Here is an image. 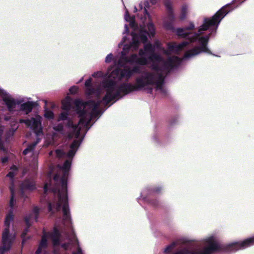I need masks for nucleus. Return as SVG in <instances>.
<instances>
[{
	"label": "nucleus",
	"instance_id": "obj_1",
	"mask_svg": "<svg viewBox=\"0 0 254 254\" xmlns=\"http://www.w3.org/2000/svg\"><path fill=\"white\" fill-rule=\"evenodd\" d=\"M245 0L239 2V4L236 5L237 0H233L231 3L227 4L221 7L216 13L211 18H205L202 25L198 29V33L195 32L192 35L190 32H186V30H192L194 29V24L192 22H190L189 26L185 28H178L176 30L177 35L183 38H186L190 42H194L197 40L203 31L207 30L210 27L216 26L217 27L221 20L230 12L243 2Z\"/></svg>",
	"mask_w": 254,
	"mask_h": 254
},
{
	"label": "nucleus",
	"instance_id": "obj_2",
	"mask_svg": "<svg viewBox=\"0 0 254 254\" xmlns=\"http://www.w3.org/2000/svg\"><path fill=\"white\" fill-rule=\"evenodd\" d=\"M152 76V74L148 73L147 75L144 77L145 79L147 80L146 82H145L141 78H137L135 85L131 83H123L120 85L115 93L114 91L116 89L117 82L113 79H107L103 82L106 93L103 98L102 101L106 102V104H108L116 98L121 97L122 93L126 95L131 92L138 91L144 87L145 84L153 83Z\"/></svg>",
	"mask_w": 254,
	"mask_h": 254
},
{
	"label": "nucleus",
	"instance_id": "obj_3",
	"mask_svg": "<svg viewBox=\"0 0 254 254\" xmlns=\"http://www.w3.org/2000/svg\"><path fill=\"white\" fill-rule=\"evenodd\" d=\"M146 54L149 55L148 59L152 62L151 69L161 73L164 71L169 72L176 64H179L181 61L180 58L177 56L169 57L166 61H164L159 54L155 53V46L151 43L145 44L143 49L139 50L138 55L140 56H142Z\"/></svg>",
	"mask_w": 254,
	"mask_h": 254
},
{
	"label": "nucleus",
	"instance_id": "obj_4",
	"mask_svg": "<svg viewBox=\"0 0 254 254\" xmlns=\"http://www.w3.org/2000/svg\"><path fill=\"white\" fill-rule=\"evenodd\" d=\"M206 243L208 246L204 248V254H212L217 252L232 253L254 245V237L229 244L218 243L213 237H210L207 239Z\"/></svg>",
	"mask_w": 254,
	"mask_h": 254
},
{
	"label": "nucleus",
	"instance_id": "obj_5",
	"mask_svg": "<svg viewBox=\"0 0 254 254\" xmlns=\"http://www.w3.org/2000/svg\"><path fill=\"white\" fill-rule=\"evenodd\" d=\"M62 189L58 190V200L57 202H48V210L51 215L61 210L63 205V220L68 221L70 220L67 196V180L63 177L61 180Z\"/></svg>",
	"mask_w": 254,
	"mask_h": 254
},
{
	"label": "nucleus",
	"instance_id": "obj_6",
	"mask_svg": "<svg viewBox=\"0 0 254 254\" xmlns=\"http://www.w3.org/2000/svg\"><path fill=\"white\" fill-rule=\"evenodd\" d=\"M127 51H124L122 52V56L121 59L119 60V64H121L122 62H124V64H133L135 63L141 65H145L148 64V58L147 59L144 56H148V54H146L145 55L140 56V58H138L136 54H133L129 57L126 56ZM140 56V55H139Z\"/></svg>",
	"mask_w": 254,
	"mask_h": 254
},
{
	"label": "nucleus",
	"instance_id": "obj_7",
	"mask_svg": "<svg viewBox=\"0 0 254 254\" xmlns=\"http://www.w3.org/2000/svg\"><path fill=\"white\" fill-rule=\"evenodd\" d=\"M132 75L130 67L126 66L124 69L118 67L115 68L111 72L109 77L114 80H121L124 78L128 79Z\"/></svg>",
	"mask_w": 254,
	"mask_h": 254
},
{
	"label": "nucleus",
	"instance_id": "obj_8",
	"mask_svg": "<svg viewBox=\"0 0 254 254\" xmlns=\"http://www.w3.org/2000/svg\"><path fill=\"white\" fill-rule=\"evenodd\" d=\"M21 123H23L26 126L30 127L36 136L43 134L41 122L39 119L31 118L30 119L22 120Z\"/></svg>",
	"mask_w": 254,
	"mask_h": 254
},
{
	"label": "nucleus",
	"instance_id": "obj_9",
	"mask_svg": "<svg viewBox=\"0 0 254 254\" xmlns=\"http://www.w3.org/2000/svg\"><path fill=\"white\" fill-rule=\"evenodd\" d=\"M148 73L152 74L153 76V83L151 84H146L145 85V86L147 85H153L154 84L156 85V90H160V91H164V88L163 87V85L164 81V78L162 73L160 72L158 73V79L157 80H155V74L153 73L147 72L145 73V74L143 76H142L140 78H142L143 80L146 82V80L145 79L144 77L147 76Z\"/></svg>",
	"mask_w": 254,
	"mask_h": 254
},
{
	"label": "nucleus",
	"instance_id": "obj_10",
	"mask_svg": "<svg viewBox=\"0 0 254 254\" xmlns=\"http://www.w3.org/2000/svg\"><path fill=\"white\" fill-rule=\"evenodd\" d=\"M201 52L212 54L211 52L207 48V46H200L199 47H195L194 48L187 51L184 54V58H189L192 56L198 55Z\"/></svg>",
	"mask_w": 254,
	"mask_h": 254
},
{
	"label": "nucleus",
	"instance_id": "obj_11",
	"mask_svg": "<svg viewBox=\"0 0 254 254\" xmlns=\"http://www.w3.org/2000/svg\"><path fill=\"white\" fill-rule=\"evenodd\" d=\"M8 231L6 230L5 232L2 234V246L0 247V254H4L6 252L8 251L12 245V241L7 235Z\"/></svg>",
	"mask_w": 254,
	"mask_h": 254
},
{
	"label": "nucleus",
	"instance_id": "obj_12",
	"mask_svg": "<svg viewBox=\"0 0 254 254\" xmlns=\"http://www.w3.org/2000/svg\"><path fill=\"white\" fill-rule=\"evenodd\" d=\"M1 97L7 106L8 110L10 112L13 111L15 108L16 105H19L20 103V101L10 98L5 91Z\"/></svg>",
	"mask_w": 254,
	"mask_h": 254
},
{
	"label": "nucleus",
	"instance_id": "obj_13",
	"mask_svg": "<svg viewBox=\"0 0 254 254\" xmlns=\"http://www.w3.org/2000/svg\"><path fill=\"white\" fill-rule=\"evenodd\" d=\"M65 126L72 129V131L68 134V137L69 139L72 138L74 136L77 138L80 135L81 128L79 127L78 125L74 124L71 119L68 120Z\"/></svg>",
	"mask_w": 254,
	"mask_h": 254
},
{
	"label": "nucleus",
	"instance_id": "obj_14",
	"mask_svg": "<svg viewBox=\"0 0 254 254\" xmlns=\"http://www.w3.org/2000/svg\"><path fill=\"white\" fill-rule=\"evenodd\" d=\"M20 188L23 190L33 191L36 189V183L33 179H26L21 184Z\"/></svg>",
	"mask_w": 254,
	"mask_h": 254
},
{
	"label": "nucleus",
	"instance_id": "obj_15",
	"mask_svg": "<svg viewBox=\"0 0 254 254\" xmlns=\"http://www.w3.org/2000/svg\"><path fill=\"white\" fill-rule=\"evenodd\" d=\"M49 235L52 239L54 246H58L60 245L61 234L59 229L56 227H54L53 231L49 233Z\"/></svg>",
	"mask_w": 254,
	"mask_h": 254
},
{
	"label": "nucleus",
	"instance_id": "obj_16",
	"mask_svg": "<svg viewBox=\"0 0 254 254\" xmlns=\"http://www.w3.org/2000/svg\"><path fill=\"white\" fill-rule=\"evenodd\" d=\"M131 35L132 36V41L130 45H125L123 49V50L127 51V52H128L131 47H132L134 50H136L139 46L140 42L138 40V36L133 32L132 33Z\"/></svg>",
	"mask_w": 254,
	"mask_h": 254
},
{
	"label": "nucleus",
	"instance_id": "obj_17",
	"mask_svg": "<svg viewBox=\"0 0 254 254\" xmlns=\"http://www.w3.org/2000/svg\"><path fill=\"white\" fill-rule=\"evenodd\" d=\"M13 220V210L12 209H10L8 214H6L5 220H4V225L5 228H4L3 232H5L6 230L7 229L8 233L7 235L9 236V226L10 224L11 221Z\"/></svg>",
	"mask_w": 254,
	"mask_h": 254
},
{
	"label": "nucleus",
	"instance_id": "obj_18",
	"mask_svg": "<svg viewBox=\"0 0 254 254\" xmlns=\"http://www.w3.org/2000/svg\"><path fill=\"white\" fill-rule=\"evenodd\" d=\"M36 103L32 101H27L20 105V110L25 112L26 114L30 113L35 107Z\"/></svg>",
	"mask_w": 254,
	"mask_h": 254
},
{
	"label": "nucleus",
	"instance_id": "obj_19",
	"mask_svg": "<svg viewBox=\"0 0 254 254\" xmlns=\"http://www.w3.org/2000/svg\"><path fill=\"white\" fill-rule=\"evenodd\" d=\"M102 100H99L97 102L93 100L87 101V106L92 108L93 112H98V109L102 103Z\"/></svg>",
	"mask_w": 254,
	"mask_h": 254
},
{
	"label": "nucleus",
	"instance_id": "obj_20",
	"mask_svg": "<svg viewBox=\"0 0 254 254\" xmlns=\"http://www.w3.org/2000/svg\"><path fill=\"white\" fill-rule=\"evenodd\" d=\"M78 115L80 118V120L78 126L79 125H84L87 121V112L86 110H80L78 111Z\"/></svg>",
	"mask_w": 254,
	"mask_h": 254
},
{
	"label": "nucleus",
	"instance_id": "obj_21",
	"mask_svg": "<svg viewBox=\"0 0 254 254\" xmlns=\"http://www.w3.org/2000/svg\"><path fill=\"white\" fill-rule=\"evenodd\" d=\"M87 101H83L81 100L78 99L75 101V105L76 106V113L78 114V111L80 110H85V108L87 106Z\"/></svg>",
	"mask_w": 254,
	"mask_h": 254
},
{
	"label": "nucleus",
	"instance_id": "obj_22",
	"mask_svg": "<svg viewBox=\"0 0 254 254\" xmlns=\"http://www.w3.org/2000/svg\"><path fill=\"white\" fill-rule=\"evenodd\" d=\"M211 33H209L205 36L198 37L197 40L200 44V46H207Z\"/></svg>",
	"mask_w": 254,
	"mask_h": 254
},
{
	"label": "nucleus",
	"instance_id": "obj_23",
	"mask_svg": "<svg viewBox=\"0 0 254 254\" xmlns=\"http://www.w3.org/2000/svg\"><path fill=\"white\" fill-rule=\"evenodd\" d=\"M180 44H176V43H168V48L170 51L180 52L183 50L182 48L180 47Z\"/></svg>",
	"mask_w": 254,
	"mask_h": 254
},
{
	"label": "nucleus",
	"instance_id": "obj_24",
	"mask_svg": "<svg viewBox=\"0 0 254 254\" xmlns=\"http://www.w3.org/2000/svg\"><path fill=\"white\" fill-rule=\"evenodd\" d=\"M38 143V141H34L31 144H29L27 148L23 151V154L24 155H27L28 153L32 151L37 144Z\"/></svg>",
	"mask_w": 254,
	"mask_h": 254
},
{
	"label": "nucleus",
	"instance_id": "obj_25",
	"mask_svg": "<svg viewBox=\"0 0 254 254\" xmlns=\"http://www.w3.org/2000/svg\"><path fill=\"white\" fill-rule=\"evenodd\" d=\"M71 107V104L68 98L62 102V109L65 111L69 112Z\"/></svg>",
	"mask_w": 254,
	"mask_h": 254
},
{
	"label": "nucleus",
	"instance_id": "obj_26",
	"mask_svg": "<svg viewBox=\"0 0 254 254\" xmlns=\"http://www.w3.org/2000/svg\"><path fill=\"white\" fill-rule=\"evenodd\" d=\"M188 9V6L186 4H184L182 5L181 8V13L180 16V19L181 20L185 19L187 16V12Z\"/></svg>",
	"mask_w": 254,
	"mask_h": 254
},
{
	"label": "nucleus",
	"instance_id": "obj_27",
	"mask_svg": "<svg viewBox=\"0 0 254 254\" xmlns=\"http://www.w3.org/2000/svg\"><path fill=\"white\" fill-rule=\"evenodd\" d=\"M177 245L178 243L177 242H173L171 244L166 247L164 250V252L165 254H169L171 253Z\"/></svg>",
	"mask_w": 254,
	"mask_h": 254
},
{
	"label": "nucleus",
	"instance_id": "obj_28",
	"mask_svg": "<svg viewBox=\"0 0 254 254\" xmlns=\"http://www.w3.org/2000/svg\"><path fill=\"white\" fill-rule=\"evenodd\" d=\"M48 245L47 239L46 232H44V234L42 237L41 240L39 243V246L43 248H47Z\"/></svg>",
	"mask_w": 254,
	"mask_h": 254
},
{
	"label": "nucleus",
	"instance_id": "obj_29",
	"mask_svg": "<svg viewBox=\"0 0 254 254\" xmlns=\"http://www.w3.org/2000/svg\"><path fill=\"white\" fill-rule=\"evenodd\" d=\"M81 142V140L75 139L70 145V149L77 151Z\"/></svg>",
	"mask_w": 254,
	"mask_h": 254
},
{
	"label": "nucleus",
	"instance_id": "obj_30",
	"mask_svg": "<svg viewBox=\"0 0 254 254\" xmlns=\"http://www.w3.org/2000/svg\"><path fill=\"white\" fill-rule=\"evenodd\" d=\"M71 165V161L66 160L64 163L63 169L64 171V175H65L66 173H67L70 168V166Z\"/></svg>",
	"mask_w": 254,
	"mask_h": 254
},
{
	"label": "nucleus",
	"instance_id": "obj_31",
	"mask_svg": "<svg viewBox=\"0 0 254 254\" xmlns=\"http://www.w3.org/2000/svg\"><path fill=\"white\" fill-rule=\"evenodd\" d=\"M68 112H63L59 115V117L58 119V121L60 122L61 121H65L67 120V122H68V120L71 119L68 117Z\"/></svg>",
	"mask_w": 254,
	"mask_h": 254
},
{
	"label": "nucleus",
	"instance_id": "obj_32",
	"mask_svg": "<svg viewBox=\"0 0 254 254\" xmlns=\"http://www.w3.org/2000/svg\"><path fill=\"white\" fill-rule=\"evenodd\" d=\"M28 231H29V229L27 228H25L23 230V232H22V233L21 234V238L22 239V245H23L24 244V243L27 241V240L29 239V237H27V238L26 237V236Z\"/></svg>",
	"mask_w": 254,
	"mask_h": 254
},
{
	"label": "nucleus",
	"instance_id": "obj_33",
	"mask_svg": "<svg viewBox=\"0 0 254 254\" xmlns=\"http://www.w3.org/2000/svg\"><path fill=\"white\" fill-rule=\"evenodd\" d=\"M44 117L49 120L53 119L54 118V113L51 110H45Z\"/></svg>",
	"mask_w": 254,
	"mask_h": 254
},
{
	"label": "nucleus",
	"instance_id": "obj_34",
	"mask_svg": "<svg viewBox=\"0 0 254 254\" xmlns=\"http://www.w3.org/2000/svg\"><path fill=\"white\" fill-rule=\"evenodd\" d=\"M32 215H33L32 214H30L26 216L24 218V221H25L26 225V228H27L28 229H29L31 225V224L30 223V221L31 219Z\"/></svg>",
	"mask_w": 254,
	"mask_h": 254
},
{
	"label": "nucleus",
	"instance_id": "obj_35",
	"mask_svg": "<svg viewBox=\"0 0 254 254\" xmlns=\"http://www.w3.org/2000/svg\"><path fill=\"white\" fill-rule=\"evenodd\" d=\"M10 193L11 196L10 199L9 201V206L11 207V209H12L14 206V190L12 189H10Z\"/></svg>",
	"mask_w": 254,
	"mask_h": 254
},
{
	"label": "nucleus",
	"instance_id": "obj_36",
	"mask_svg": "<svg viewBox=\"0 0 254 254\" xmlns=\"http://www.w3.org/2000/svg\"><path fill=\"white\" fill-rule=\"evenodd\" d=\"M53 129L56 131L62 132L64 130V126L62 123H60L54 126Z\"/></svg>",
	"mask_w": 254,
	"mask_h": 254
},
{
	"label": "nucleus",
	"instance_id": "obj_37",
	"mask_svg": "<svg viewBox=\"0 0 254 254\" xmlns=\"http://www.w3.org/2000/svg\"><path fill=\"white\" fill-rule=\"evenodd\" d=\"M167 17L169 21H171L172 22H174L175 20V16L174 14V11H168L167 12Z\"/></svg>",
	"mask_w": 254,
	"mask_h": 254
},
{
	"label": "nucleus",
	"instance_id": "obj_38",
	"mask_svg": "<svg viewBox=\"0 0 254 254\" xmlns=\"http://www.w3.org/2000/svg\"><path fill=\"white\" fill-rule=\"evenodd\" d=\"M32 212L35 215V221H37V219L39 216V209L38 207L35 206L33 208Z\"/></svg>",
	"mask_w": 254,
	"mask_h": 254
},
{
	"label": "nucleus",
	"instance_id": "obj_39",
	"mask_svg": "<svg viewBox=\"0 0 254 254\" xmlns=\"http://www.w3.org/2000/svg\"><path fill=\"white\" fill-rule=\"evenodd\" d=\"M3 133V130L0 128V150L4 151V147L3 141L1 140V136Z\"/></svg>",
	"mask_w": 254,
	"mask_h": 254
},
{
	"label": "nucleus",
	"instance_id": "obj_40",
	"mask_svg": "<svg viewBox=\"0 0 254 254\" xmlns=\"http://www.w3.org/2000/svg\"><path fill=\"white\" fill-rule=\"evenodd\" d=\"M138 38H139L140 41L144 44L146 43L148 39L147 36L144 34H140L139 35Z\"/></svg>",
	"mask_w": 254,
	"mask_h": 254
},
{
	"label": "nucleus",
	"instance_id": "obj_41",
	"mask_svg": "<svg viewBox=\"0 0 254 254\" xmlns=\"http://www.w3.org/2000/svg\"><path fill=\"white\" fill-rule=\"evenodd\" d=\"M76 152V150L70 149V150L67 153V157L69 158H72L75 155Z\"/></svg>",
	"mask_w": 254,
	"mask_h": 254
},
{
	"label": "nucleus",
	"instance_id": "obj_42",
	"mask_svg": "<svg viewBox=\"0 0 254 254\" xmlns=\"http://www.w3.org/2000/svg\"><path fill=\"white\" fill-rule=\"evenodd\" d=\"M174 22H172L171 21H168V22L165 23V26L167 29L172 30L173 29V24Z\"/></svg>",
	"mask_w": 254,
	"mask_h": 254
},
{
	"label": "nucleus",
	"instance_id": "obj_43",
	"mask_svg": "<svg viewBox=\"0 0 254 254\" xmlns=\"http://www.w3.org/2000/svg\"><path fill=\"white\" fill-rule=\"evenodd\" d=\"M132 74L134 73H140V68L138 66H134L132 69H131Z\"/></svg>",
	"mask_w": 254,
	"mask_h": 254
},
{
	"label": "nucleus",
	"instance_id": "obj_44",
	"mask_svg": "<svg viewBox=\"0 0 254 254\" xmlns=\"http://www.w3.org/2000/svg\"><path fill=\"white\" fill-rule=\"evenodd\" d=\"M78 90V88L77 86H73L69 88V91L71 94H74L77 93Z\"/></svg>",
	"mask_w": 254,
	"mask_h": 254
},
{
	"label": "nucleus",
	"instance_id": "obj_45",
	"mask_svg": "<svg viewBox=\"0 0 254 254\" xmlns=\"http://www.w3.org/2000/svg\"><path fill=\"white\" fill-rule=\"evenodd\" d=\"M125 18L127 21H129L130 19V18H133L135 19L134 16H131L129 15V13L127 10L126 11L125 15Z\"/></svg>",
	"mask_w": 254,
	"mask_h": 254
},
{
	"label": "nucleus",
	"instance_id": "obj_46",
	"mask_svg": "<svg viewBox=\"0 0 254 254\" xmlns=\"http://www.w3.org/2000/svg\"><path fill=\"white\" fill-rule=\"evenodd\" d=\"M113 59V55L112 54H108L106 57L105 62L107 63L111 62Z\"/></svg>",
	"mask_w": 254,
	"mask_h": 254
},
{
	"label": "nucleus",
	"instance_id": "obj_47",
	"mask_svg": "<svg viewBox=\"0 0 254 254\" xmlns=\"http://www.w3.org/2000/svg\"><path fill=\"white\" fill-rule=\"evenodd\" d=\"M92 78H89L85 81V86H86V88L92 86Z\"/></svg>",
	"mask_w": 254,
	"mask_h": 254
},
{
	"label": "nucleus",
	"instance_id": "obj_48",
	"mask_svg": "<svg viewBox=\"0 0 254 254\" xmlns=\"http://www.w3.org/2000/svg\"><path fill=\"white\" fill-rule=\"evenodd\" d=\"M95 92V89L92 86L87 88V94L88 95H92Z\"/></svg>",
	"mask_w": 254,
	"mask_h": 254
},
{
	"label": "nucleus",
	"instance_id": "obj_49",
	"mask_svg": "<svg viewBox=\"0 0 254 254\" xmlns=\"http://www.w3.org/2000/svg\"><path fill=\"white\" fill-rule=\"evenodd\" d=\"M165 5L167 10V12L173 10L172 5H171V3H170L169 2H166L165 4Z\"/></svg>",
	"mask_w": 254,
	"mask_h": 254
},
{
	"label": "nucleus",
	"instance_id": "obj_50",
	"mask_svg": "<svg viewBox=\"0 0 254 254\" xmlns=\"http://www.w3.org/2000/svg\"><path fill=\"white\" fill-rule=\"evenodd\" d=\"M190 43V42L184 41V42L180 43V45H181L180 47H181L182 48V49H183L185 47H187Z\"/></svg>",
	"mask_w": 254,
	"mask_h": 254
},
{
	"label": "nucleus",
	"instance_id": "obj_51",
	"mask_svg": "<svg viewBox=\"0 0 254 254\" xmlns=\"http://www.w3.org/2000/svg\"><path fill=\"white\" fill-rule=\"evenodd\" d=\"M15 176V173L13 171H10L7 174L6 177H9L11 179H13Z\"/></svg>",
	"mask_w": 254,
	"mask_h": 254
},
{
	"label": "nucleus",
	"instance_id": "obj_52",
	"mask_svg": "<svg viewBox=\"0 0 254 254\" xmlns=\"http://www.w3.org/2000/svg\"><path fill=\"white\" fill-rule=\"evenodd\" d=\"M162 188L160 187H157L153 188L151 190L153 192H160L161 191Z\"/></svg>",
	"mask_w": 254,
	"mask_h": 254
},
{
	"label": "nucleus",
	"instance_id": "obj_53",
	"mask_svg": "<svg viewBox=\"0 0 254 254\" xmlns=\"http://www.w3.org/2000/svg\"><path fill=\"white\" fill-rule=\"evenodd\" d=\"M128 22H130L129 25L131 27H134L135 26V19L130 18V20Z\"/></svg>",
	"mask_w": 254,
	"mask_h": 254
},
{
	"label": "nucleus",
	"instance_id": "obj_54",
	"mask_svg": "<svg viewBox=\"0 0 254 254\" xmlns=\"http://www.w3.org/2000/svg\"><path fill=\"white\" fill-rule=\"evenodd\" d=\"M72 254H83L81 248L79 247H78L77 250L76 252H73Z\"/></svg>",
	"mask_w": 254,
	"mask_h": 254
},
{
	"label": "nucleus",
	"instance_id": "obj_55",
	"mask_svg": "<svg viewBox=\"0 0 254 254\" xmlns=\"http://www.w3.org/2000/svg\"><path fill=\"white\" fill-rule=\"evenodd\" d=\"M173 254H185L184 249H181V250L174 253Z\"/></svg>",
	"mask_w": 254,
	"mask_h": 254
},
{
	"label": "nucleus",
	"instance_id": "obj_56",
	"mask_svg": "<svg viewBox=\"0 0 254 254\" xmlns=\"http://www.w3.org/2000/svg\"><path fill=\"white\" fill-rule=\"evenodd\" d=\"M42 249L43 248L38 246V249L35 252V254H40L42 252Z\"/></svg>",
	"mask_w": 254,
	"mask_h": 254
},
{
	"label": "nucleus",
	"instance_id": "obj_57",
	"mask_svg": "<svg viewBox=\"0 0 254 254\" xmlns=\"http://www.w3.org/2000/svg\"><path fill=\"white\" fill-rule=\"evenodd\" d=\"M8 158L7 157H4L1 158V162L3 164L8 162Z\"/></svg>",
	"mask_w": 254,
	"mask_h": 254
},
{
	"label": "nucleus",
	"instance_id": "obj_58",
	"mask_svg": "<svg viewBox=\"0 0 254 254\" xmlns=\"http://www.w3.org/2000/svg\"><path fill=\"white\" fill-rule=\"evenodd\" d=\"M10 170H12V171H17L18 170V168L15 165H12L11 167H10Z\"/></svg>",
	"mask_w": 254,
	"mask_h": 254
},
{
	"label": "nucleus",
	"instance_id": "obj_59",
	"mask_svg": "<svg viewBox=\"0 0 254 254\" xmlns=\"http://www.w3.org/2000/svg\"><path fill=\"white\" fill-rule=\"evenodd\" d=\"M151 204L154 206H157L158 204V202L157 200H154L151 202Z\"/></svg>",
	"mask_w": 254,
	"mask_h": 254
},
{
	"label": "nucleus",
	"instance_id": "obj_60",
	"mask_svg": "<svg viewBox=\"0 0 254 254\" xmlns=\"http://www.w3.org/2000/svg\"><path fill=\"white\" fill-rule=\"evenodd\" d=\"M147 89L148 90V93L151 94L153 91V89L152 87H148L147 88Z\"/></svg>",
	"mask_w": 254,
	"mask_h": 254
},
{
	"label": "nucleus",
	"instance_id": "obj_61",
	"mask_svg": "<svg viewBox=\"0 0 254 254\" xmlns=\"http://www.w3.org/2000/svg\"><path fill=\"white\" fill-rule=\"evenodd\" d=\"M62 247V248H63L65 250H67V245L66 244H63Z\"/></svg>",
	"mask_w": 254,
	"mask_h": 254
},
{
	"label": "nucleus",
	"instance_id": "obj_62",
	"mask_svg": "<svg viewBox=\"0 0 254 254\" xmlns=\"http://www.w3.org/2000/svg\"><path fill=\"white\" fill-rule=\"evenodd\" d=\"M150 1L152 4H155L157 2V0H150Z\"/></svg>",
	"mask_w": 254,
	"mask_h": 254
},
{
	"label": "nucleus",
	"instance_id": "obj_63",
	"mask_svg": "<svg viewBox=\"0 0 254 254\" xmlns=\"http://www.w3.org/2000/svg\"><path fill=\"white\" fill-rule=\"evenodd\" d=\"M90 120H89V121L86 122L85 124H84V125L86 127H87L90 124Z\"/></svg>",
	"mask_w": 254,
	"mask_h": 254
},
{
	"label": "nucleus",
	"instance_id": "obj_64",
	"mask_svg": "<svg viewBox=\"0 0 254 254\" xmlns=\"http://www.w3.org/2000/svg\"><path fill=\"white\" fill-rule=\"evenodd\" d=\"M58 178H59V176L58 175H56L54 177V180L55 181H57L58 180Z\"/></svg>",
	"mask_w": 254,
	"mask_h": 254
}]
</instances>
